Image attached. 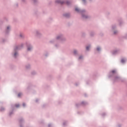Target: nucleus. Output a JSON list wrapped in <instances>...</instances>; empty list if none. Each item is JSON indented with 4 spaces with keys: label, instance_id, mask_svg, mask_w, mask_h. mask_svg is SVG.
I'll return each mask as SVG.
<instances>
[{
    "label": "nucleus",
    "instance_id": "obj_1",
    "mask_svg": "<svg viewBox=\"0 0 127 127\" xmlns=\"http://www.w3.org/2000/svg\"><path fill=\"white\" fill-rule=\"evenodd\" d=\"M90 48V46L86 47V50H89Z\"/></svg>",
    "mask_w": 127,
    "mask_h": 127
},
{
    "label": "nucleus",
    "instance_id": "obj_2",
    "mask_svg": "<svg viewBox=\"0 0 127 127\" xmlns=\"http://www.w3.org/2000/svg\"><path fill=\"white\" fill-rule=\"evenodd\" d=\"M125 62H126V61H125L124 59H122V60H121V62H122V63H124Z\"/></svg>",
    "mask_w": 127,
    "mask_h": 127
},
{
    "label": "nucleus",
    "instance_id": "obj_3",
    "mask_svg": "<svg viewBox=\"0 0 127 127\" xmlns=\"http://www.w3.org/2000/svg\"><path fill=\"white\" fill-rule=\"evenodd\" d=\"M75 11H77V12H79V9L77 8H75Z\"/></svg>",
    "mask_w": 127,
    "mask_h": 127
},
{
    "label": "nucleus",
    "instance_id": "obj_4",
    "mask_svg": "<svg viewBox=\"0 0 127 127\" xmlns=\"http://www.w3.org/2000/svg\"><path fill=\"white\" fill-rule=\"evenodd\" d=\"M22 95V94L21 93H19L18 94V97H20V96Z\"/></svg>",
    "mask_w": 127,
    "mask_h": 127
},
{
    "label": "nucleus",
    "instance_id": "obj_5",
    "mask_svg": "<svg viewBox=\"0 0 127 127\" xmlns=\"http://www.w3.org/2000/svg\"><path fill=\"white\" fill-rule=\"evenodd\" d=\"M15 107H16V108H18V107H19V104H16V105H15Z\"/></svg>",
    "mask_w": 127,
    "mask_h": 127
},
{
    "label": "nucleus",
    "instance_id": "obj_6",
    "mask_svg": "<svg viewBox=\"0 0 127 127\" xmlns=\"http://www.w3.org/2000/svg\"><path fill=\"white\" fill-rule=\"evenodd\" d=\"M31 48H29V47L27 48V50L28 51H30V50H31Z\"/></svg>",
    "mask_w": 127,
    "mask_h": 127
},
{
    "label": "nucleus",
    "instance_id": "obj_7",
    "mask_svg": "<svg viewBox=\"0 0 127 127\" xmlns=\"http://www.w3.org/2000/svg\"><path fill=\"white\" fill-rule=\"evenodd\" d=\"M68 14H64V16H66V17H68Z\"/></svg>",
    "mask_w": 127,
    "mask_h": 127
},
{
    "label": "nucleus",
    "instance_id": "obj_8",
    "mask_svg": "<svg viewBox=\"0 0 127 127\" xmlns=\"http://www.w3.org/2000/svg\"><path fill=\"white\" fill-rule=\"evenodd\" d=\"M97 50L98 51H100V48L99 47H98L97 48Z\"/></svg>",
    "mask_w": 127,
    "mask_h": 127
},
{
    "label": "nucleus",
    "instance_id": "obj_9",
    "mask_svg": "<svg viewBox=\"0 0 127 127\" xmlns=\"http://www.w3.org/2000/svg\"><path fill=\"white\" fill-rule=\"evenodd\" d=\"M17 55V53H15L14 54V57H16V55Z\"/></svg>",
    "mask_w": 127,
    "mask_h": 127
},
{
    "label": "nucleus",
    "instance_id": "obj_10",
    "mask_svg": "<svg viewBox=\"0 0 127 127\" xmlns=\"http://www.w3.org/2000/svg\"><path fill=\"white\" fill-rule=\"evenodd\" d=\"M112 72L113 73H115L116 72V70H112Z\"/></svg>",
    "mask_w": 127,
    "mask_h": 127
},
{
    "label": "nucleus",
    "instance_id": "obj_11",
    "mask_svg": "<svg viewBox=\"0 0 127 127\" xmlns=\"http://www.w3.org/2000/svg\"><path fill=\"white\" fill-rule=\"evenodd\" d=\"M25 106H26L25 103H23V107H25Z\"/></svg>",
    "mask_w": 127,
    "mask_h": 127
},
{
    "label": "nucleus",
    "instance_id": "obj_12",
    "mask_svg": "<svg viewBox=\"0 0 127 127\" xmlns=\"http://www.w3.org/2000/svg\"><path fill=\"white\" fill-rule=\"evenodd\" d=\"M73 53H74V54H76V51H73Z\"/></svg>",
    "mask_w": 127,
    "mask_h": 127
},
{
    "label": "nucleus",
    "instance_id": "obj_13",
    "mask_svg": "<svg viewBox=\"0 0 127 127\" xmlns=\"http://www.w3.org/2000/svg\"><path fill=\"white\" fill-rule=\"evenodd\" d=\"M82 59V57L81 56L79 57V59Z\"/></svg>",
    "mask_w": 127,
    "mask_h": 127
},
{
    "label": "nucleus",
    "instance_id": "obj_14",
    "mask_svg": "<svg viewBox=\"0 0 127 127\" xmlns=\"http://www.w3.org/2000/svg\"><path fill=\"white\" fill-rule=\"evenodd\" d=\"M82 1H83L84 2H85V0H82Z\"/></svg>",
    "mask_w": 127,
    "mask_h": 127
},
{
    "label": "nucleus",
    "instance_id": "obj_15",
    "mask_svg": "<svg viewBox=\"0 0 127 127\" xmlns=\"http://www.w3.org/2000/svg\"><path fill=\"white\" fill-rule=\"evenodd\" d=\"M7 29H9V27H7Z\"/></svg>",
    "mask_w": 127,
    "mask_h": 127
},
{
    "label": "nucleus",
    "instance_id": "obj_16",
    "mask_svg": "<svg viewBox=\"0 0 127 127\" xmlns=\"http://www.w3.org/2000/svg\"><path fill=\"white\" fill-rule=\"evenodd\" d=\"M3 110H4V109L3 108V109H1V111H2Z\"/></svg>",
    "mask_w": 127,
    "mask_h": 127
},
{
    "label": "nucleus",
    "instance_id": "obj_17",
    "mask_svg": "<svg viewBox=\"0 0 127 127\" xmlns=\"http://www.w3.org/2000/svg\"><path fill=\"white\" fill-rule=\"evenodd\" d=\"M114 34H116V32H114Z\"/></svg>",
    "mask_w": 127,
    "mask_h": 127
},
{
    "label": "nucleus",
    "instance_id": "obj_18",
    "mask_svg": "<svg viewBox=\"0 0 127 127\" xmlns=\"http://www.w3.org/2000/svg\"><path fill=\"white\" fill-rule=\"evenodd\" d=\"M67 4H68V2H67Z\"/></svg>",
    "mask_w": 127,
    "mask_h": 127
},
{
    "label": "nucleus",
    "instance_id": "obj_19",
    "mask_svg": "<svg viewBox=\"0 0 127 127\" xmlns=\"http://www.w3.org/2000/svg\"><path fill=\"white\" fill-rule=\"evenodd\" d=\"M57 38L59 39V37H58Z\"/></svg>",
    "mask_w": 127,
    "mask_h": 127
}]
</instances>
